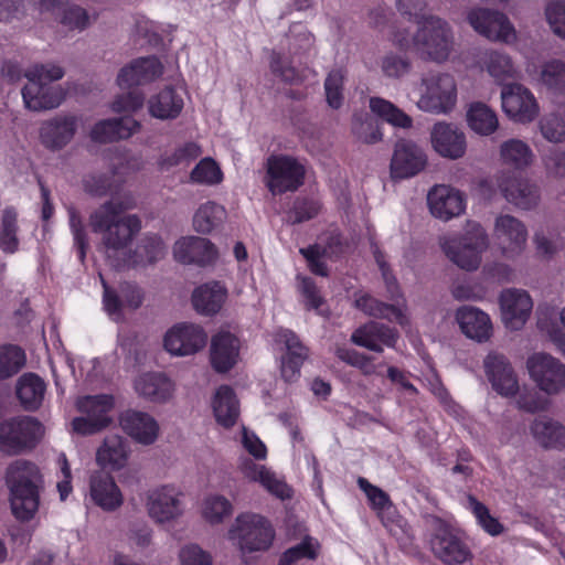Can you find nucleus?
Returning a JSON list of instances; mask_svg holds the SVG:
<instances>
[{"instance_id": "9b49d317", "label": "nucleus", "mask_w": 565, "mask_h": 565, "mask_svg": "<svg viewBox=\"0 0 565 565\" xmlns=\"http://www.w3.org/2000/svg\"><path fill=\"white\" fill-rule=\"evenodd\" d=\"M467 19L471 28L480 35L493 42L508 45L518 41V31L507 14L499 10L473 8Z\"/></svg>"}, {"instance_id": "6ab92c4d", "label": "nucleus", "mask_w": 565, "mask_h": 565, "mask_svg": "<svg viewBox=\"0 0 565 565\" xmlns=\"http://www.w3.org/2000/svg\"><path fill=\"white\" fill-rule=\"evenodd\" d=\"M434 555L447 565H459L471 557L467 545L445 523L437 522L430 539Z\"/></svg>"}, {"instance_id": "603ef678", "label": "nucleus", "mask_w": 565, "mask_h": 565, "mask_svg": "<svg viewBox=\"0 0 565 565\" xmlns=\"http://www.w3.org/2000/svg\"><path fill=\"white\" fill-rule=\"evenodd\" d=\"M166 255V244L163 239L157 235H146L138 245L135 254L129 257V266H146L153 264Z\"/></svg>"}, {"instance_id": "c9c22d12", "label": "nucleus", "mask_w": 565, "mask_h": 565, "mask_svg": "<svg viewBox=\"0 0 565 565\" xmlns=\"http://www.w3.org/2000/svg\"><path fill=\"white\" fill-rule=\"evenodd\" d=\"M149 115L160 120L178 118L184 107L181 93L168 86L150 96L147 102Z\"/></svg>"}, {"instance_id": "0e129e2a", "label": "nucleus", "mask_w": 565, "mask_h": 565, "mask_svg": "<svg viewBox=\"0 0 565 565\" xmlns=\"http://www.w3.org/2000/svg\"><path fill=\"white\" fill-rule=\"evenodd\" d=\"M179 565H214L212 553L198 543H185L178 551Z\"/></svg>"}, {"instance_id": "f704fd0d", "label": "nucleus", "mask_w": 565, "mask_h": 565, "mask_svg": "<svg viewBox=\"0 0 565 565\" xmlns=\"http://www.w3.org/2000/svg\"><path fill=\"white\" fill-rule=\"evenodd\" d=\"M351 340L354 344L374 352H382L383 347H394L397 333L394 329L379 322L366 323L356 329Z\"/></svg>"}, {"instance_id": "f03ea898", "label": "nucleus", "mask_w": 565, "mask_h": 565, "mask_svg": "<svg viewBox=\"0 0 565 565\" xmlns=\"http://www.w3.org/2000/svg\"><path fill=\"white\" fill-rule=\"evenodd\" d=\"M135 204V199L130 194L117 195L90 215V226L94 232L103 234V242L107 249L125 248L139 233L141 228L139 217L124 214Z\"/></svg>"}, {"instance_id": "72a5a7b5", "label": "nucleus", "mask_w": 565, "mask_h": 565, "mask_svg": "<svg viewBox=\"0 0 565 565\" xmlns=\"http://www.w3.org/2000/svg\"><path fill=\"white\" fill-rule=\"evenodd\" d=\"M130 446L119 435L107 436L96 450V463L109 471L124 469L129 460Z\"/></svg>"}, {"instance_id": "49530a36", "label": "nucleus", "mask_w": 565, "mask_h": 565, "mask_svg": "<svg viewBox=\"0 0 565 565\" xmlns=\"http://www.w3.org/2000/svg\"><path fill=\"white\" fill-rule=\"evenodd\" d=\"M54 15L65 30L73 32H83L95 19L84 8L62 1L56 7Z\"/></svg>"}, {"instance_id": "bf43d9fd", "label": "nucleus", "mask_w": 565, "mask_h": 565, "mask_svg": "<svg viewBox=\"0 0 565 565\" xmlns=\"http://www.w3.org/2000/svg\"><path fill=\"white\" fill-rule=\"evenodd\" d=\"M352 134L363 143H376L383 135L380 126L367 115L356 114L352 120Z\"/></svg>"}, {"instance_id": "2eb2a0df", "label": "nucleus", "mask_w": 565, "mask_h": 565, "mask_svg": "<svg viewBox=\"0 0 565 565\" xmlns=\"http://www.w3.org/2000/svg\"><path fill=\"white\" fill-rule=\"evenodd\" d=\"M493 237L501 255L508 259L520 256L527 242V228L518 217L500 214L493 224Z\"/></svg>"}, {"instance_id": "c85d7f7f", "label": "nucleus", "mask_w": 565, "mask_h": 565, "mask_svg": "<svg viewBox=\"0 0 565 565\" xmlns=\"http://www.w3.org/2000/svg\"><path fill=\"white\" fill-rule=\"evenodd\" d=\"M173 257L181 264L207 265L217 258V250L211 241L198 236L179 238L172 248Z\"/></svg>"}, {"instance_id": "13d9d810", "label": "nucleus", "mask_w": 565, "mask_h": 565, "mask_svg": "<svg viewBox=\"0 0 565 565\" xmlns=\"http://www.w3.org/2000/svg\"><path fill=\"white\" fill-rule=\"evenodd\" d=\"M542 137L552 143L565 142V116L557 111L545 114L539 121Z\"/></svg>"}, {"instance_id": "58836bf2", "label": "nucleus", "mask_w": 565, "mask_h": 565, "mask_svg": "<svg viewBox=\"0 0 565 565\" xmlns=\"http://www.w3.org/2000/svg\"><path fill=\"white\" fill-rule=\"evenodd\" d=\"M227 298V289L217 281L206 282L194 289L192 305L203 316L217 313Z\"/></svg>"}, {"instance_id": "e433bc0d", "label": "nucleus", "mask_w": 565, "mask_h": 565, "mask_svg": "<svg viewBox=\"0 0 565 565\" xmlns=\"http://www.w3.org/2000/svg\"><path fill=\"white\" fill-rule=\"evenodd\" d=\"M198 512L205 524L218 526L233 515L234 505L224 494L209 492L200 500Z\"/></svg>"}, {"instance_id": "f8f14e48", "label": "nucleus", "mask_w": 565, "mask_h": 565, "mask_svg": "<svg viewBox=\"0 0 565 565\" xmlns=\"http://www.w3.org/2000/svg\"><path fill=\"white\" fill-rule=\"evenodd\" d=\"M163 349L172 356H190L202 351L207 342L204 328L193 322H178L163 335Z\"/></svg>"}, {"instance_id": "5701e85b", "label": "nucleus", "mask_w": 565, "mask_h": 565, "mask_svg": "<svg viewBox=\"0 0 565 565\" xmlns=\"http://www.w3.org/2000/svg\"><path fill=\"white\" fill-rule=\"evenodd\" d=\"M241 340L231 331L220 330L211 339L210 362L217 373H226L241 360Z\"/></svg>"}, {"instance_id": "4d7b16f0", "label": "nucleus", "mask_w": 565, "mask_h": 565, "mask_svg": "<svg viewBox=\"0 0 565 565\" xmlns=\"http://www.w3.org/2000/svg\"><path fill=\"white\" fill-rule=\"evenodd\" d=\"M321 546L316 537L306 535L299 543L289 547L280 556L278 565H290L300 559H316Z\"/></svg>"}, {"instance_id": "4c0bfd02", "label": "nucleus", "mask_w": 565, "mask_h": 565, "mask_svg": "<svg viewBox=\"0 0 565 565\" xmlns=\"http://www.w3.org/2000/svg\"><path fill=\"white\" fill-rule=\"evenodd\" d=\"M500 161L503 166L516 171H524L531 168L536 156L531 146L519 138H510L499 147Z\"/></svg>"}, {"instance_id": "b1692460", "label": "nucleus", "mask_w": 565, "mask_h": 565, "mask_svg": "<svg viewBox=\"0 0 565 565\" xmlns=\"http://www.w3.org/2000/svg\"><path fill=\"white\" fill-rule=\"evenodd\" d=\"M136 394L153 404H166L175 393V383L162 372H146L134 381Z\"/></svg>"}, {"instance_id": "4be33fe9", "label": "nucleus", "mask_w": 565, "mask_h": 565, "mask_svg": "<svg viewBox=\"0 0 565 565\" xmlns=\"http://www.w3.org/2000/svg\"><path fill=\"white\" fill-rule=\"evenodd\" d=\"M536 327L565 356V306L558 309L556 305L542 301L535 310Z\"/></svg>"}, {"instance_id": "864d4df0", "label": "nucleus", "mask_w": 565, "mask_h": 565, "mask_svg": "<svg viewBox=\"0 0 565 565\" xmlns=\"http://www.w3.org/2000/svg\"><path fill=\"white\" fill-rule=\"evenodd\" d=\"M223 179L224 174L220 164L211 157L201 159L189 175L191 183L203 186L218 185Z\"/></svg>"}, {"instance_id": "79ce46f5", "label": "nucleus", "mask_w": 565, "mask_h": 565, "mask_svg": "<svg viewBox=\"0 0 565 565\" xmlns=\"http://www.w3.org/2000/svg\"><path fill=\"white\" fill-rule=\"evenodd\" d=\"M531 434L545 448L565 447V426L547 416H540L532 423Z\"/></svg>"}, {"instance_id": "f3484780", "label": "nucleus", "mask_w": 565, "mask_h": 565, "mask_svg": "<svg viewBox=\"0 0 565 565\" xmlns=\"http://www.w3.org/2000/svg\"><path fill=\"white\" fill-rule=\"evenodd\" d=\"M494 182L503 198L518 209L529 211L537 206L541 194L535 183L507 172L495 175Z\"/></svg>"}, {"instance_id": "5fc2aeb1", "label": "nucleus", "mask_w": 565, "mask_h": 565, "mask_svg": "<svg viewBox=\"0 0 565 565\" xmlns=\"http://www.w3.org/2000/svg\"><path fill=\"white\" fill-rule=\"evenodd\" d=\"M297 290L300 301L307 310H313L321 316L328 315L326 300L311 278L297 276Z\"/></svg>"}, {"instance_id": "6e6d98bb", "label": "nucleus", "mask_w": 565, "mask_h": 565, "mask_svg": "<svg viewBox=\"0 0 565 565\" xmlns=\"http://www.w3.org/2000/svg\"><path fill=\"white\" fill-rule=\"evenodd\" d=\"M113 407L114 398L107 394L83 396L78 397L76 401V408L78 412L93 417L94 419H106L107 426L111 422L108 413L113 409Z\"/></svg>"}, {"instance_id": "e2e57ef3", "label": "nucleus", "mask_w": 565, "mask_h": 565, "mask_svg": "<svg viewBox=\"0 0 565 565\" xmlns=\"http://www.w3.org/2000/svg\"><path fill=\"white\" fill-rule=\"evenodd\" d=\"M544 18L552 33L565 40V0H550L544 7Z\"/></svg>"}, {"instance_id": "dca6fc26", "label": "nucleus", "mask_w": 565, "mask_h": 565, "mask_svg": "<svg viewBox=\"0 0 565 565\" xmlns=\"http://www.w3.org/2000/svg\"><path fill=\"white\" fill-rule=\"evenodd\" d=\"M427 206L435 218L447 222L465 213L467 198L452 185L435 184L427 193Z\"/></svg>"}, {"instance_id": "37998d69", "label": "nucleus", "mask_w": 565, "mask_h": 565, "mask_svg": "<svg viewBox=\"0 0 565 565\" xmlns=\"http://www.w3.org/2000/svg\"><path fill=\"white\" fill-rule=\"evenodd\" d=\"M466 121L473 132L483 137L494 134L499 128L497 113L481 102H473L468 106Z\"/></svg>"}, {"instance_id": "39448f33", "label": "nucleus", "mask_w": 565, "mask_h": 565, "mask_svg": "<svg viewBox=\"0 0 565 565\" xmlns=\"http://www.w3.org/2000/svg\"><path fill=\"white\" fill-rule=\"evenodd\" d=\"M415 95V106L423 113L449 115L458 104V84L456 77L443 71L424 74L408 94Z\"/></svg>"}, {"instance_id": "20e7f679", "label": "nucleus", "mask_w": 565, "mask_h": 565, "mask_svg": "<svg viewBox=\"0 0 565 565\" xmlns=\"http://www.w3.org/2000/svg\"><path fill=\"white\" fill-rule=\"evenodd\" d=\"M275 535L269 520L253 512L237 514L226 531L227 541L237 550L245 563L254 554L268 551L274 543Z\"/></svg>"}, {"instance_id": "de8ad7c7", "label": "nucleus", "mask_w": 565, "mask_h": 565, "mask_svg": "<svg viewBox=\"0 0 565 565\" xmlns=\"http://www.w3.org/2000/svg\"><path fill=\"white\" fill-rule=\"evenodd\" d=\"M45 383L35 374L22 375L17 383V395L25 409H36L42 404Z\"/></svg>"}, {"instance_id": "393cba45", "label": "nucleus", "mask_w": 565, "mask_h": 565, "mask_svg": "<svg viewBox=\"0 0 565 565\" xmlns=\"http://www.w3.org/2000/svg\"><path fill=\"white\" fill-rule=\"evenodd\" d=\"M455 320L460 331L472 341L484 343L493 335L492 320L480 308L462 306L456 310Z\"/></svg>"}, {"instance_id": "69168bd1", "label": "nucleus", "mask_w": 565, "mask_h": 565, "mask_svg": "<svg viewBox=\"0 0 565 565\" xmlns=\"http://www.w3.org/2000/svg\"><path fill=\"white\" fill-rule=\"evenodd\" d=\"M24 360V353L18 347H0V380L15 374L23 366Z\"/></svg>"}, {"instance_id": "3c124183", "label": "nucleus", "mask_w": 565, "mask_h": 565, "mask_svg": "<svg viewBox=\"0 0 565 565\" xmlns=\"http://www.w3.org/2000/svg\"><path fill=\"white\" fill-rule=\"evenodd\" d=\"M202 153V148L194 141L178 146L172 152H166L158 159L160 171H170L174 168H185Z\"/></svg>"}, {"instance_id": "09e8293b", "label": "nucleus", "mask_w": 565, "mask_h": 565, "mask_svg": "<svg viewBox=\"0 0 565 565\" xmlns=\"http://www.w3.org/2000/svg\"><path fill=\"white\" fill-rule=\"evenodd\" d=\"M369 107L373 115L393 127L408 129L413 126L412 117L387 99L371 97Z\"/></svg>"}, {"instance_id": "6e6552de", "label": "nucleus", "mask_w": 565, "mask_h": 565, "mask_svg": "<svg viewBox=\"0 0 565 565\" xmlns=\"http://www.w3.org/2000/svg\"><path fill=\"white\" fill-rule=\"evenodd\" d=\"M525 369L535 387L547 396L565 392V363L547 352H534L526 358Z\"/></svg>"}, {"instance_id": "a878e982", "label": "nucleus", "mask_w": 565, "mask_h": 565, "mask_svg": "<svg viewBox=\"0 0 565 565\" xmlns=\"http://www.w3.org/2000/svg\"><path fill=\"white\" fill-rule=\"evenodd\" d=\"M121 429L136 443L148 446L159 437L160 426L149 413L128 409L119 416Z\"/></svg>"}, {"instance_id": "aec40b11", "label": "nucleus", "mask_w": 565, "mask_h": 565, "mask_svg": "<svg viewBox=\"0 0 565 565\" xmlns=\"http://www.w3.org/2000/svg\"><path fill=\"white\" fill-rule=\"evenodd\" d=\"M483 367L492 388L498 394L511 397L518 393V375L504 354L495 351L489 352L483 360Z\"/></svg>"}, {"instance_id": "8fccbe9b", "label": "nucleus", "mask_w": 565, "mask_h": 565, "mask_svg": "<svg viewBox=\"0 0 565 565\" xmlns=\"http://www.w3.org/2000/svg\"><path fill=\"white\" fill-rule=\"evenodd\" d=\"M226 220V210L221 204L207 201L202 203L193 215V228L201 234L211 233Z\"/></svg>"}, {"instance_id": "a19ab883", "label": "nucleus", "mask_w": 565, "mask_h": 565, "mask_svg": "<svg viewBox=\"0 0 565 565\" xmlns=\"http://www.w3.org/2000/svg\"><path fill=\"white\" fill-rule=\"evenodd\" d=\"M355 307L369 316L387 319L390 321H396L402 327L407 326L408 318L406 315L405 306H402L398 301L396 305H386L380 302L375 298L369 295H359L355 298Z\"/></svg>"}, {"instance_id": "0eeeda50", "label": "nucleus", "mask_w": 565, "mask_h": 565, "mask_svg": "<svg viewBox=\"0 0 565 565\" xmlns=\"http://www.w3.org/2000/svg\"><path fill=\"white\" fill-rule=\"evenodd\" d=\"M264 183L274 194L298 190L305 181L306 167L297 158L288 154H270L265 162Z\"/></svg>"}, {"instance_id": "1a4fd4ad", "label": "nucleus", "mask_w": 565, "mask_h": 565, "mask_svg": "<svg viewBox=\"0 0 565 565\" xmlns=\"http://www.w3.org/2000/svg\"><path fill=\"white\" fill-rule=\"evenodd\" d=\"M145 508L156 524H172L185 514L184 492L174 484L159 486L147 492Z\"/></svg>"}, {"instance_id": "338daca9", "label": "nucleus", "mask_w": 565, "mask_h": 565, "mask_svg": "<svg viewBox=\"0 0 565 565\" xmlns=\"http://www.w3.org/2000/svg\"><path fill=\"white\" fill-rule=\"evenodd\" d=\"M468 508L475 514L479 525L490 535H499L503 531L502 524L493 518L488 509L473 497L467 499Z\"/></svg>"}, {"instance_id": "c756f323", "label": "nucleus", "mask_w": 565, "mask_h": 565, "mask_svg": "<svg viewBox=\"0 0 565 565\" xmlns=\"http://www.w3.org/2000/svg\"><path fill=\"white\" fill-rule=\"evenodd\" d=\"M89 498L106 512L116 511L124 503V495L114 478L102 471L94 472L89 478Z\"/></svg>"}, {"instance_id": "c03bdc74", "label": "nucleus", "mask_w": 565, "mask_h": 565, "mask_svg": "<svg viewBox=\"0 0 565 565\" xmlns=\"http://www.w3.org/2000/svg\"><path fill=\"white\" fill-rule=\"evenodd\" d=\"M212 408L216 422L226 428L232 427L239 416L238 401L234 391L226 385L216 390Z\"/></svg>"}, {"instance_id": "a18cd8bd", "label": "nucleus", "mask_w": 565, "mask_h": 565, "mask_svg": "<svg viewBox=\"0 0 565 565\" xmlns=\"http://www.w3.org/2000/svg\"><path fill=\"white\" fill-rule=\"evenodd\" d=\"M526 72L535 84L542 85L555 94H565V63L558 60L545 62L539 72Z\"/></svg>"}, {"instance_id": "774afa93", "label": "nucleus", "mask_w": 565, "mask_h": 565, "mask_svg": "<svg viewBox=\"0 0 565 565\" xmlns=\"http://www.w3.org/2000/svg\"><path fill=\"white\" fill-rule=\"evenodd\" d=\"M343 82L344 72L340 68L331 71L324 82L327 103L334 109L339 108L343 102Z\"/></svg>"}, {"instance_id": "cd10ccee", "label": "nucleus", "mask_w": 565, "mask_h": 565, "mask_svg": "<svg viewBox=\"0 0 565 565\" xmlns=\"http://www.w3.org/2000/svg\"><path fill=\"white\" fill-rule=\"evenodd\" d=\"M426 164V156L419 147L406 140L396 143L391 160L393 179H407L420 172Z\"/></svg>"}, {"instance_id": "7c9ffc66", "label": "nucleus", "mask_w": 565, "mask_h": 565, "mask_svg": "<svg viewBox=\"0 0 565 565\" xmlns=\"http://www.w3.org/2000/svg\"><path fill=\"white\" fill-rule=\"evenodd\" d=\"M238 469L246 479L258 482L273 495L279 499L291 497V489L284 479L266 466L257 463L252 459L243 458L239 461Z\"/></svg>"}, {"instance_id": "bb28decb", "label": "nucleus", "mask_w": 565, "mask_h": 565, "mask_svg": "<svg viewBox=\"0 0 565 565\" xmlns=\"http://www.w3.org/2000/svg\"><path fill=\"white\" fill-rule=\"evenodd\" d=\"M275 342L286 350V354L281 358V376L288 383L295 382L300 376V367L307 358V350L297 335L286 329H280L275 333Z\"/></svg>"}, {"instance_id": "412c9836", "label": "nucleus", "mask_w": 565, "mask_h": 565, "mask_svg": "<svg viewBox=\"0 0 565 565\" xmlns=\"http://www.w3.org/2000/svg\"><path fill=\"white\" fill-rule=\"evenodd\" d=\"M433 149L443 158L457 160L467 152V137L458 126L446 122H436L430 130Z\"/></svg>"}, {"instance_id": "473e14b6", "label": "nucleus", "mask_w": 565, "mask_h": 565, "mask_svg": "<svg viewBox=\"0 0 565 565\" xmlns=\"http://www.w3.org/2000/svg\"><path fill=\"white\" fill-rule=\"evenodd\" d=\"M161 73L162 66L156 57H140L119 71L117 84L121 89H128L154 81Z\"/></svg>"}, {"instance_id": "ddd939ff", "label": "nucleus", "mask_w": 565, "mask_h": 565, "mask_svg": "<svg viewBox=\"0 0 565 565\" xmlns=\"http://www.w3.org/2000/svg\"><path fill=\"white\" fill-rule=\"evenodd\" d=\"M501 106L507 117L519 124L532 122L540 113L534 94L519 83L505 84L502 87Z\"/></svg>"}, {"instance_id": "ea45409f", "label": "nucleus", "mask_w": 565, "mask_h": 565, "mask_svg": "<svg viewBox=\"0 0 565 565\" xmlns=\"http://www.w3.org/2000/svg\"><path fill=\"white\" fill-rule=\"evenodd\" d=\"M481 68L484 70L498 84H502L508 79L519 77V70L514 65L509 54L489 50L481 55Z\"/></svg>"}, {"instance_id": "4468645a", "label": "nucleus", "mask_w": 565, "mask_h": 565, "mask_svg": "<svg viewBox=\"0 0 565 565\" xmlns=\"http://www.w3.org/2000/svg\"><path fill=\"white\" fill-rule=\"evenodd\" d=\"M500 317L504 327L512 331L521 330L533 312V299L521 288H504L498 297Z\"/></svg>"}, {"instance_id": "2f4dec72", "label": "nucleus", "mask_w": 565, "mask_h": 565, "mask_svg": "<svg viewBox=\"0 0 565 565\" xmlns=\"http://www.w3.org/2000/svg\"><path fill=\"white\" fill-rule=\"evenodd\" d=\"M65 94L61 86L49 85L46 82L28 81L22 89L24 106L32 111L49 110L58 107Z\"/></svg>"}, {"instance_id": "a211bd4d", "label": "nucleus", "mask_w": 565, "mask_h": 565, "mask_svg": "<svg viewBox=\"0 0 565 565\" xmlns=\"http://www.w3.org/2000/svg\"><path fill=\"white\" fill-rule=\"evenodd\" d=\"M81 118L74 114L62 113L42 121L39 130L41 143L50 150L65 148L74 138Z\"/></svg>"}, {"instance_id": "680f3d73", "label": "nucleus", "mask_w": 565, "mask_h": 565, "mask_svg": "<svg viewBox=\"0 0 565 565\" xmlns=\"http://www.w3.org/2000/svg\"><path fill=\"white\" fill-rule=\"evenodd\" d=\"M18 247L17 213L13 210H6L0 227V248L4 253L12 254L18 250Z\"/></svg>"}, {"instance_id": "423d86ee", "label": "nucleus", "mask_w": 565, "mask_h": 565, "mask_svg": "<svg viewBox=\"0 0 565 565\" xmlns=\"http://www.w3.org/2000/svg\"><path fill=\"white\" fill-rule=\"evenodd\" d=\"M440 246L456 266L466 271H475L480 267L482 254L489 247V236L480 223L468 221L462 235L445 237Z\"/></svg>"}, {"instance_id": "f257e3e1", "label": "nucleus", "mask_w": 565, "mask_h": 565, "mask_svg": "<svg viewBox=\"0 0 565 565\" xmlns=\"http://www.w3.org/2000/svg\"><path fill=\"white\" fill-rule=\"evenodd\" d=\"M388 38L398 49L412 51L425 62L444 64L455 51L454 30L448 21L437 15L418 22L415 33L406 26L395 25Z\"/></svg>"}, {"instance_id": "7ed1b4c3", "label": "nucleus", "mask_w": 565, "mask_h": 565, "mask_svg": "<svg viewBox=\"0 0 565 565\" xmlns=\"http://www.w3.org/2000/svg\"><path fill=\"white\" fill-rule=\"evenodd\" d=\"M13 515L21 521L33 519L39 510L42 476L39 467L18 459L9 465L6 475Z\"/></svg>"}, {"instance_id": "052dcab7", "label": "nucleus", "mask_w": 565, "mask_h": 565, "mask_svg": "<svg viewBox=\"0 0 565 565\" xmlns=\"http://www.w3.org/2000/svg\"><path fill=\"white\" fill-rule=\"evenodd\" d=\"M533 243L537 255L551 258L562 247L559 234L553 228H539L533 235Z\"/></svg>"}, {"instance_id": "9d476101", "label": "nucleus", "mask_w": 565, "mask_h": 565, "mask_svg": "<svg viewBox=\"0 0 565 565\" xmlns=\"http://www.w3.org/2000/svg\"><path fill=\"white\" fill-rule=\"evenodd\" d=\"M43 436V425L30 416H18L0 423V448L7 454L32 449Z\"/></svg>"}]
</instances>
